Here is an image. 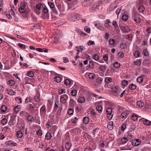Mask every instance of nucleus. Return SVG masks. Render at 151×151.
<instances>
[{"mask_svg": "<svg viewBox=\"0 0 151 151\" xmlns=\"http://www.w3.org/2000/svg\"><path fill=\"white\" fill-rule=\"evenodd\" d=\"M78 16L77 14L72 13L68 15V19L70 21H74L78 19Z\"/></svg>", "mask_w": 151, "mask_h": 151, "instance_id": "nucleus-1", "label": "nucleus"}, {"mask_svg": "<svg viewBox=\"0 0 151 151\" xmlns=\"http://www.w3.org/2000/svg\"><path fill=\"white\" fill-rule=\"evenodd\" d=\"M102 5L100 2L99 1L97 3L93 5L91 9H90V11L91 12H93L94 11H97L99 10V7Z\"/></svg>", "mask_w": 151, "mask_h": 151, "instance_id": "nucleus-2", "label": "nucleus"}, {"mask_svg": "<svg viewBox=\"0 0 151 151\" xmlns=\"http://www.w3.org/2000/svg\"><path fill=\"white\" fill-rule=\"evenodd\" d=\"M117 6V5L116 2L112 3L109 7L108 9V11L110 12L111 11L114 10Z\"/></svg>", "mask_w": 151, "mask_h": 151, "instance_id": "nucleus-3", "label": "nucleus"}, {"mask_svg": "<svg viewBox=\"0 0 151 151\" xmlns=\"http://www.w3.org/2000/svg\"><path fill=\"white\" fill-rule=\"evenodd\" d=\"M26 4L24 3H23L21 4L20 6L19 7V12L22 13H24L26 11Z\"/></svg>", "mask_w": 151, "mask_h": 151, "instance_id": "nucleus-4", "label": "nucleus"}, {"mask_svg": "<svg viewBox=\"0 0 151 151\" xmlns=\"http://www.w3.org/2000/svg\"><path fill=\"white\" fill-rule=\"evenodd\" d=\"M95 26L100 30L102 31H104L106 29L103 27H102V25L99 22H96L95 24Z\"/></svg>", "mask_w": 151, "mask_h": 151, "instance_id": "nucleus-5", "label": "nucleus"}, {"mask_svg": "<svg viewBox=\"0 0 151 151\" xmlns=\"http://www.w3.org/2000/svg\"><path fill=\"white\" fill-rule=\"evenodd\" d=\"M132 144L134 146H137L140 143V140L138 139H133L132 141Z\"/></svg>", "mask_w": 151, "mask_h": 151, "instance_id": "nucleus-6", "label": "nucleus"}, {"mask_svg": "<svg viewBox=\"0 0 151 151\" xmlns=\"http://www.w3.org/2000/svg\"><path fill=\"white\" fill-rule=\"evenodd\" d=\"M119 25L120 29L124 32H128L130 31V29L128 26H126L125 27H123L121 26L119 24Z\"/></svg>", "mask_w": 151, "mask_h": 151, "instance_id": "nucleus-7", "label": "nucleus"}, {"mask_svg": "<svg viewBox=\"0 0 151 151\" xmlns=\"http://www.w3.org/2000/svg\"><path fill=\"white\" fill-rule=\"evenodd\" d=\"M94 0H85L83 2V4L84 6L89 5L92 3Z\"/></svg>", "mask_w": 151, "mask_h": 151, "instance_id": "nucleus-8", "label": "nucleus"}, {"mask_svg": "<svg viewBox=\"0 0 151 151\" xmlns=\"http://www.w3.org/2000/svg\"><path fill=\"white\" fill-rule=\"evenodd\" d=\"M16 116L15 115L12 116L11 118V121L9 122V124H10L11 125H13L16 122Z\"/></svg>", "mask_w": 151, "mask_h": 151, "instance_id": "nucleus-9", "label": "nucleus"}, {"mask_svg": "<svg viewBox=\"0 0 151 151\" xmlns=\"http://www.w3.org/2000/svg\"><path fill=\"white\" fill-rule=\"evenodd\" d=\"M128 112L126 111L122 112L121 115V116L122 119H125L127 118L129 114Z\"/></svg>", "mask_w": 151, "mask_h": 151, "instance_id": "nucleus-10", "label": "nucleus"}, {"mask_svg": "<svg viewBox=\"0 0 151 151\" xmlns=\"http://www.w3.org/2000/svg\"><path fill=\"white\" fill-rule=\"evenodd\" d=\"M75 31L78 35L82 36H86L87 35L86 34L81 31L78 28H76L75 29Z\"/></svg>", "mask_w": 151, "mask_h": 151, "instance_id": "nucleus-11", "label": "nucleus"}, {"mask_svg": "<svg viewBox=\"0 0 151 151\" xmlns=\"http://www.w3.org/2000/svg\"><path fill=\"white\" fill-rule=\"evenodd\" d=\"M113 122L112 121H110L109 122L107 125V127L108 129L109 130H112L113 128Z\"/></svg>", "mask_w": 151, "mask_h": 151, "instance_id": "nucleus-12", "label": "nucleus"}, {"mask_svg": "<svg viewBox=\"0 0 151 151\" xmlns=\"http://www.w3.org/2000/svg\"><path fill=\"white\" fill-rule=\"evenodd\" d=\"M5 143L6 145L7 144L8 145L10 146H16L17 145V143L14 142L13 141H9L8 142H6Z\"/></svg>", "mask_w": 151, "mask_h": 151, "instance_id": "nucleus-13", "label": "nucleus"}, {"mask_svg": "<svg viewBox=\"0 0 151 151\" xmlns=\"http://www.w3.org/2000/svg\"><path fill=\"white\" fill-rule=\"evenodd\" d=\"M24 81L26 82V84H31L32 81V79L28 77H26L24 79Z\"/></svg>", "mask_w": 151, "mask_h": 151, "instance_id": "nucleus-14", "label": "nucleus"}, {"mask_svg": "<svg viewBox=\"0 0 151 151\" xmlns=\"http://www.w3.org/2000/svg\"><path fill=\"white\" fill-rule=\"evenodd\" d=\"M28 113L25 111H20L19 113L20 116L21 117H23L24 116H27L28 115Z\"/></svg>", "mask_w": 151, "mask_h": 151, "instance_id": "nucleus-15", "label": "nucleus"}, {"mask_svg": "<svg viewBox=\"0 0 151 151\" xmlns=\"http://www.w3.org/2000/svg\"><path fill=\"white\" fill-rule=\"evenodd\" d=\"M112 24L114 26L116 30L117 31H119V30L117 22L116 21H113L112 22Z\"/></svg>", "mask_w": 151, "mask_h": 151, "instance_id": "nucleus-16", "label": "nucleus"}, {"mask_svg": "<svg viewBox=\"0 0 151 151\" xmlns=\"http://www.w3.org/2000/svg\"><path fill=\"white\" fill-rule=\"evenodd\" d=\"M41 113L43 115H45L46 113V107L45 106L43 105L40 109Z\"/></svg>", "mask_w": 151, "mask_h": 151, "instance_id": "nucleus-17", "label": "nucleus"}, {"mask_svg": "<svg viewBox=\"0 0 151 151\" xmlns=\"http://www.w3.org/2000/svg\"><path fill=\"white\" fill-rule=\"evenodd\" d=\"M99 69L102 71L104 72L106 69V66L102 65H100Z\"/></svg>", "mask_w": 151, "mask_h": 151, "instance_id": "nucleus-18", "label": "nucleus"}, {"mask_svg": "<svg viewBox=\"0 0 151 151\" xmlns=\"http://www.w3.org/2000/svg\"><path fill=\"white\" fill-rule=\"evenodd\" d=\"M96 75L94 73H91L88 74V77L90 79H93L95 77Z\"/></svg>", "mask_w": 151, "mask_h": 151, "instance_id": "nucleus-19", "label": "nucleus"}, {"mask_svg": "<svg viewBox=\"0 0 151 151\" xmlns=\"http://www.w3.org/2000/svg\"><path fill=\"white\" fill-rule=\"evenodd\" d=\"M136 87V86L134 84H131L129 85V88L131 90H134Z\"/></svg>", "mask_w": 151, "mask_h": 151, "instance_id": "nucleus-20", "label": "nucleus"}, {"mask_svg": "<svg viewBox=\"0 0 151 151\" xmlns=\"http://www.w3.org/2000/svg\"><path fill=\"white\" fill-rule=\"evenodd\" d=\"M16 136L18 138H21L23 136V134L21 131H18L17 132Z\"/></svg>", "mask_w": 151, "mask_h": 151, "instance_id": "nucleus-21", "label": "nucleus"}, {"mask_svg": "<svg viewBox=\"0 0 151 151\" xmlns=\"http://www.w3.org/2000/svg\"><path fill=\"white\" fill-rule=\"evenodd\" d=\"M48 4L50 7L52 9H53V10H55V6L54 5V3L51 2H48Z\"/></svg>", "mask_w": 151, "mask_h": 151, "instance_id": "nucleus-22", "label": "nucleus"}, {"mask_svg": "<svg viewBox=\"0 0 151 151\" xmlns=\"http://www.w3.org/2000/svg\"><path fill=\"white\" fill-rule=\"evenodd\" d=\"M21 107L20 105L15 106L14 109V111L18 113L21 109Z\"/></svg>", "mask_w": 151, "mask_h": 151, "instance_id": "nucleus-23", "label": "nucleus"}, {"mask_svg": "<svg viewBox=\"0 0 151 151\" xmlns=\"http://www.w3.org/2000/svg\"><path fill=\"white\" fill-rule=\"evenodd\" d=\"M42 11L44 13L46 14H48V9L45 6H43L42 8Z\"/></svg>", "mask_w": 151, "mask_h": 151, "instance_id": "nucleus-24", "label": "nucleus"}, {"mask_svg": "<svg viewBox=\"0 0 151 151\" xmlns=\"http://www.w3.org/2000/svg\"><path fill=\"white\" fill-rule=\"evenodd\" d=\"M27 119L29 122H32L34 121V119L33 117L30 115L28 114V115Z\"/></svg>", "mask_w": 151, "mask_h": 151, "instance_id": "nucleus-25", "label": "nucleus"}, {"mask_svg": "<svg viewBox=\"0 0 151 151\" xmlns=\"http://www.w3.org/2000/svg\"><path fill=\"white\" fill-rule=\"evenodd\" d=\"M71 144L70 142H67L65 144V147L66 150H69L71 147Z\"/></svg>", "mask_w": 151, "mask_h": 151, "instance_id": "nucleus-26", "label": "nucleus"}, {"mask_svg": "<svg viewBox=\"0 0 151 151\" xmlns=\"http://www.w3.org/2000/svg\"><path fill=\"white\" fill-rule=\"evenodd\" d=\"M7 109V107L6 105H2L1 107V111L3 112H5Z\"/></svg>", "mask_w": 151, "mask_h": 151, "instance_id": "nucleus-27", "label": "nucleus"}, {"mask_svg": "<svg viewBox=\"0 0 151 151\" xmlns=\"http://www.w3.org/2000/svg\"><path fill=\"white\" fill-rule=\"evenodd\" d=\"M34 99L37 102H39L40 101V95L39 94H37L34 96Z\"/></svg>", "mask_w": 151, "mask_h": 151, "instance_id": "nucleus-28", "label": "nucleus"}, {"mask_svg": "<svg viewBox=\"0 0 151 151\" xmlns=\"http://www.w3.org/2000/svg\"><path fill=\"white\" fill-rule=\"evenodd\" d=\"M144 120V123L145 125H151V121L147 119H145Z\"/></svg>", "mask_w": 151, "mask_h": 151, "instance_id": "nucleus-29", "label": "nucleus"}, {"mask_svg": "<svg viewBox=\"0 0 151 151\" xmlns=\"http://www.w3.org/2000/svg\"><path fill=\"white\" fill-rule=\"evenodd\" d=\"M134 63L136 65H139L141 63V60L137 59L134 62Z\"/></svg>", "mask_w": 151, "mask_h": 151, "instance_id": "nucleus-30", "label": "nucleus"}, {"mask_svg": "<svg viewBox=\"0 0 151 151\" xmlns=\"http://www.w3.org/2000/svg\"><path fill=\"white\" fill-rule=\"evenodd\" d=\"M83 121L84 124H88L89 122V119L88 117H85L83 118Z\"/></svg>", "mask_w": 151, "mask_h": 151, "instance_id": "nucleus-31", "label": "nucleus"}, {"mask_svg": "<svg viewBox=\"0 0 151 151\" xmlns=\"http://www.w3.org/2000/svg\"><path fill=\"white\" fill-rule=\"evenodd\" d=\"M54 80L55 81H56V82L59 83L61 81V79L59 77L56 76L55 77Z\"/></svg>", "mask_w": 151, "mask_h": 151, "instance_id": "nucleus-32", "label": "nucleus"}, {"mask_svg": "<svg viewBox=\"0 0 151 151\" xmlns=\"http://www.w3.org/2000/svg\"><path fill=\"white\" fill-rule=\"evenodd\" d=\"M112 81L111 78L110 77H106L105 79V82L107 83H111Z\"/></svg>", "mask_w": 151, "mask_h": 151, "instance_id": "nucleus-33", "label": "nucleus"}, {"mask_svg": "<svg viewBox=\"0 0 151 151\" xmlns=\"http://www.w3.org/2000/svg\"><path fill=\"white\" fill-rule=\"evenodd\" d=\"M51 137V134L49 132L47 133L45 136V138L47 140L50 139Z\"/></svg>", "mask_w": 151, "mask_h": 151, "instance_id": "nucleus-34", "label": "nucleus"}, {"mask_svg": "<svg viewBox=\"0 0 151 151\" xmlns=\"http://www.w3.org/2000/svg\"><path fill=\"white\" fill-rule=\"evenodd\" d=\"M112 112V109L111 108H109L106 110V113L110 115Z\"/></svg>", "mask_w": 151, "mask_h": 151, "instance_id": "nucleus-35", "label": "nucleus"}, {"mask_svg": "<svg viewBox=\"0 0 151 151\" xmlns=\"http://www.w3.org/2000/svg\"><path fill=\"white\" fill-rule=\"evenodd\" d=\"M137 104L139 107H142L144 105V103L142 101H139L137 102Z\"/></svg>", "mask_w": 151, "mask_h": 151, "instance_id": "nucleus-36", "label": "nucleus"}, {"mask_svg": "<svg viewBox=\"0 0 151 151\" xmlns=\"http://www.w3.org/2000/svg\"><path fill=\"white\" fill-rule=\"evenodd\" d=\"M143 80V78L141 76H139L137 79V81L139 83H141L142 82Z\"/></svg>", "mask_w": 151, "mask_h": 151, "instance_id": "nucleus-37", "label": "nucleus"}, {"mask_svg": "<svg viewBox=\"0 0 151 151\" xmlns=\"http://www.w3.org/2000/svg\"><path fill=\"white\" fill-rule=\"evenodd\" d=\"M27 75L29 77H32L34 76V73L32 71H29L27 72Z\"/></svg>", "mask_w": 151, "mask_h": 151, "instance_id": "nucleus-38", "label": "nucleus"}, {"mask_svg": "<svg viewBox=\"0 0 151 151\" xmlns=\"http://www.w3.org/2000/svg\"><path fill=\"white\" fill-rule=\"evenodd\" d=\"M109 43L110 45H113L115 43V40L113 39H110L109 41Z\"/></svg>", "mask_w": 151, "mask_h": 151, "instance_id": "nucleus-39", "label": "nucleus"}, {"mask_svg": "<svg viewBox=\"0 0 151 151\" xmlns=\"http://www.w3.org/2000/svg\"><path fill=\"white\" fill-rule=\"evenodd\" d=\"M8 82L9 84L11 86H14L15 84V81L13 80H10Z\"/></svg>", "mask_w": 151, "mask_h": 151, "instance_id": "nucleus-40", "label": "nucleus"}, {"mask_svg": "<svg viewBox=\"0 0 151 151\" xmlns=\"http://www.w3.org/2000/svg\"><path fill=\"white\" fill-rule=\"evenodd\" d=\"M78 101L79 103H82L85 101V99L84 98L82 97H81L78 99Z\"/></svg>", "mask_w": 151, "mask_h": 151, "instance_id": "nucleus-41", "label": "nucleus"}, {"mask_svg": "<svg viewBox=\"0 0 151 151\" xmlns=\"http://www.w3.org/2000/svg\"><path fill=\"white\" fill-rule=\"evenodd\" d=\"M36 6L37 9L40 10L43 8V6L41 3H38L36 5Z\"/></svg>", "mask_w": 151, "mask_h": 151, "instance_id": "nucleus-42", "label": "nucleus"}, {"mask_svg": "<svg viewBox=\"0 0 151 151\" xmlns=\"http://www.w3.org/2000/svg\"><path fill=\"white\" fill-rule=\"evenodd\" d=\"M8 93L10 95H13L16 93V92L12 89H9V90H8Z\"/></svg>", "mask_w": 151, "mask_h": 151, "instance_id": "nucleus-43", "label": "nucleus"}, {"mask_svg": "<svg viewBox=\"0 0 151 151\" xmlns=\"http://www.w3.org/2000/svg\"><path fill=\"white\" fill-rule=\"evenodd\" d=\"M143 53L145 56H148L149 55V53L147 49H144L143 50Z\"/></svg>", "mask_w": 151, "mask_h": 151, "instance_id": "nucleus-44", "label": "nucleus"}, {"mask_svg": "<svg viewBox=\"0 0 151 151\" xmlns=\"http://www.w3.org/2000/svg\"><path fill=\"white\" fill-rule=\"evenodd\" d=\"M111 1V0H102V1H99L100 2V3L103 5L107 3H109Z\"/></svg>", "mask_w": 151, "mask_h": 151, "instance_id": "nucleus-45", "label": "nucleus"}, {"mask_svg": "<svg viewBox=\"0 0 151 151\" xmlns=\"http://www.w3.org/2000/svg\"><path fill=\"white\" fill-rule=\"evenodd\" d=\"M128 19V16L127 14H124L122 16V19L123 21H126Z\"/></svg>", "mask_w": 151, "mask_h": 151, "instance_id": "nucleus-46", "label": "nucleus"}, {"mask_svg": "<svg viewBox=\"0 0 151 151\" xmlns=\"http://www.w3.org/2000/svg\"><path fill=\"white\" fill-rule=\"evenodd\" d=\"M94 65L93 62L91 61L89 62V64L87 65V67L88 68H93Z\"/></svg>", "mask_w": 151, "mask_h": 151, "instance_id": "nucleus-47", "label": "nucleus"}, {"mask_svg": "<svg viewBox=\"0 0 151 151\" xmlns=\"http://www.w3.org/2000/svg\"><path fill=\"white\" fill-rule=\"evenodd\" d=\"M70 81L68 79H66L64 81V84L66 86L69 85L70 84Z\"/></svg>", "mask_w": 151, "mask_h": 151, "instance_id": "nucleus-48", "label": "nucleus"}, {"mask_svg": "<svg viewBox=\"0 0 151 151\" xmlns=\"http://www.w3.org/2000/svg\"><path fill=\"white\" fill-rule=\"evenodd\" d=\"M96 109L99 113L102 112V107L101 106H99L96 107Z\"/></svg>", "mask_w": 151, "mask_h": 151, "instance_id": "nucleus-49", "label": "nucleus"}, {"mask_svg": "<svg viewBox=\"0 0 151 151\" xmlns=\"http://www.w3.org/2000/svg\"><path fill=\"white\" fill-rule=\"evenodd\" d=\"M77 91L76 90L73 89L72 90L71 92V95L73 96H76Z\"/></svg>", "mask_w": 151, "mask_h": 151, "instance_id": "nucleus-50", "label": "nucleus"}, {"mask_svg": "<svg viewBox=\"0 0 151 151\" xmlns=\"http://www.w3.org/2000/svg\"><path fill=\"white\" fill-rule=\"evenodd\" d=\"M136 128L135 125L134 124L131 125L130 127V131L131 132L134 130Z\"/></svg>", "mask_w": 151, "mask_h": 151, "instance_id": "nucleus-51", "label": "nucleus"}, {"mask_svg": "<svg viewBox=\"0 0 151 151\" xmlns=\"http://www.w3.org/2000/svg\"><path fill=\"white\" fill-rule=\"evenodd\" d=\"M140 54V52H139V51H136L134 53V55L136 58H138Z\"/></svg>", "mask_w": 151, "mask_h": 151, "instance_id": "nucleus-52", "label": "nucleus"}, {"mask_svg": "<svg viewBox=\"0 0 151 151\" xmlns=\"http://www.w3.org/2000/svg\"><path fill=\"white\" fill-rule=\"evenodd\" d=\"M128 140V138L124 137H123L121 139V141L123 143H126Z\"/></svg>", "mask_w": 151, "mask_h": 151, "instance_id": "nucleus-53", "label": "nucleus"}, {"mask_svg": "<svg viewBox=\"0 0 151 151\" xmlns=\"http://www.w3.org/2000/svg\"><path fill=\"white\" fill-rule=\"evenodd\" d=\"M122 84L123 86H127L128 84V81L127 80H123L122 82Z\"/></svg>", "mask_w": 151, "mask_h": 151, "instance_id": "nucleus-54", "label": "nucleus"}, {"mask_svg": "<svg viewBox=\"0 0 151 151\" xmlns=\"http://www.w3.org/2000/svg\"><path fill=\"white\" fill-rule=\"evenodd\" d=\"M99 130V129L98 128H96V129H94L92 132V134L93 135H95V134H97Z\"/></svg>", "mask_w": 151, "mask_h": 151, "instance_id": "nucleus-55", "label": "nucleus"}, {"mask_svg": "<svg viewBox=\"0 0 151 151\" xmlns=\"http://www.w3.org/2000/svg\"><path fill=\"white\" fill-rule=\"evenodd\" d=\"M89 114L93 117L95 116L96 115V112L94 110H92L90 111Z\"/></svg>", "mask_w": 151, "mask_h": 151, "instance_id": "nucleus-56", "label": "nucleus"}, {"mask_svg": "<svg viewBox=\"0 0 151 151\" xmlns=\"http://www.w3.org/2000/svg\"><path fill=\"white\" fill-rule=\"evenodd\" d=\"M1 123L3 125H5L7 122V120L5 118H3L1 121Z\"/></svg>", "mask_w": 151, "mask_h": 151, "instance_id": "nucleus-57", "label": "nucleus"}, {"mask_svg": "<svg viewBox=\"0 0 151 151\" xmlns=\"http://www.w3.org/2000/svg\"><path fill=\"white\" fill-rule=\"evenodd\" d=\"M75 103L74 100L72 99H70L69 104L71 107H73L74 105V103Z\"/></svg>", "mask_w": 151, "mask_h": 151, "instance_id": "nucleus-58", "label": "nucleus"}, {"mask_svg": "<svg viewBox=\"0 0 151 151\" xmlns=\"http://www.w3.org/2000/svg\"><path fill=\"white\" fill-rule=\"evenodd\" d=\"M114 68H117L120 67V64L118 62H116L114 63Z\"/></svg>", "mask_w": 151, "mask_h": 151, "instance_id": "nucleus-59", "label": "nucleus"}, {"mask_svg": "<svg viewBox=\"0 0 151 151\" xmlns=\"http://www.w3.org/2000/svg\"><path fill=\"white\" fill-rule=\"evenodd\" d=\"M127 44L124 43H121L120 45V47L121 48L123 49H125L127 47Z\"/></svg>", "mask_w": 151, "mask_h": 151, "instance_id": "nucleus-60", "label": "nucleus"}, {"mask_svg": "<svg viewBox=\"0 0 151 151\" xmlns=\"http://www.w3.org/2000/svg\"><path fill=\"white\" fill-rule=\"evenodd\" d=\"M131 118L133 120L136 121L138 119L137 115L136 114L133 115L132 116Z\"/></svg>", "mask_w": 151, "mask_h": 151, "instance_id": "nucleus-61", "label": "nucleus"}, {"mask_svg": "<svg viewBox=\"0 0 151 151\" xmlns=\"http://www.w3.org/2000/svg\"><path fill=\"white\" fill-rule=\"evenodd\" d=\"M93 58L94 60L97 61L99 58V56L97 54H94L93 55Z\"/></svg>", "mask_w": 151, "mask_h": 151, "instance_id": "nucleus-62", "label": "nucleus"}, {"mask_svg": "<svg viewBox=\"0 0 151 151\" xmlns=\"http://www.w3.org/2000/svg\"><path fill=\"white\" fill-rule=\"evenodd\" d=\"M58 104H59V101H56L55 102V106L54 107V109H55L57 110L58 108Z\"/></svg>", "mask_w": 151, "mask_h": 151, "instance_id": "nucleus-63", "label": "nucleus"}, {"mask_svg": "<svg viewBox=\"0 0 151 151\" xmlns=\"http://www.w3.org/2000/svg\"><path fill=\"white\" fill-rule=\"evenodd\" d=\"M16 101L19 104H21L22 103V99L19 97L15 98Z\"/></svg>", "mask_w": 151, "mask_h": 151, "instance_id": "nucleus-64", "label": "nucleus"}]
</instances>
